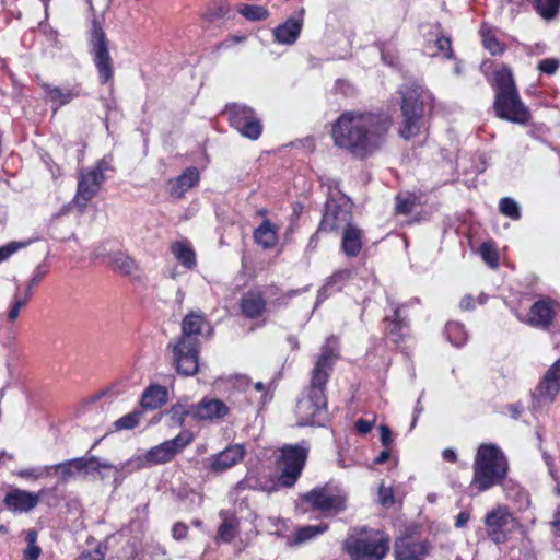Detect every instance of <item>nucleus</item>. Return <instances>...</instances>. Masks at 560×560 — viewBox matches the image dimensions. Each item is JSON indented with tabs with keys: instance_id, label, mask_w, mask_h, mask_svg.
Returning <instances> with one entry per match:
<instances>
[{
	"instance_id": "9b49d317",
	"label": "nucleus",
	"mask_w": 560,
	"mask_h": 560,
	"mask_svg": "<svg viewBox=\"0 0 560 560\" xmlns=\"http://www.w3.org/2000/svg\"><path fill=\"white\" fill-rule=\"evenodd\" d=\"M352 218L350 199L345 195L335 198L329 194L317 232L342 231L351 225Z\"/></svg>"
},
{
	"instance_id": "0eeeda50",
	"label": "nucleus",
	"mask_w": 560,
	"mask_h": 560,
	"mask_svg": "<svg viewBox=\"0 0 560 560\" xmlns=\"http://www.w3.org/2000/svg\"><path fill=\"white\" fill-rule=\"evenodd\" d=\"M343 547L352 560H383L389 550V538L380 530L364 527L353 529Z\"/></svg>"
},
{
	"instance_id": "79ce46f5",
	"label": "nucleus",
	"mask_w": 560,
	"mask_h": 560,
	"mask_svg": "<svg viewBox=\"0 0 560 560\" xmlns=\"http://www.w3.org/2000/svg\"><path fill=\"white\" fill-rule=\"evenodd\" d=\"M350 278H351V271L349 269L338 270V271L334 272L332 276H330L327 279L323 290L324 291L332 290L334 287H337L336 290H340L341 284L345 283L346 281H348Z\"/></svg>"
},
{
	"instance_id": "2eb2a0df",
	"label": "nucleus",
	"mask_w": 560,
	"mask_h": 560,
	"mask_svg": "<svg viewBox=\"0 0 560 560\" xmlns=\"http://www.w3.org/2000/svg\"><path fill=\"white\" fill-rule=\"evenodd\" d=\"M192 440L194 435L190 431H182L174 439L150 448L145 454V460L151 465L168 463L177 453L189 445Z\"/></svg>"
},
{
	"instance_id": "de8ad7c7",
	"label": "nucleus",
	"mask_w": 560,
	"mask_h": 560,
	"mask_svg": "<svg viewBox=\"0 0 560 560\" xmlns=\"http://www.w3.org/2000/svg\"><path fill=\"white\" fill-rule=\"evenodd\" d=\"M482 42L483 46L491 52V55H497L503 51L500 42L490 32H482Z\"/></svg>"
},
{
	"instance_id": "ddd939ff",
	"label": "nucleus",
	"mask_w": 560,
	"mask_h": 560,
	"mask_svg": "<svg viewBox=\"0 0 560 560\" xmlns=\"http://www.w3.org/2000/svg\"><path fill=\"white\" fill-rule=\"evenodd\" d=\"M107 170L105 162L100 161L93 168L82 170L79 175L75 202L85 207L88 202L100 191L104 180V172Z\"/></svg>"
},
{
	"instance_id": "5fc2aeb1",
	"label": "nucleus",
	"mask_w": 560,
	"mask_h": 560,
	"mask_svg": "<svg viewBox=\"0 0 560 560\" xmlns=\"http://www.w3.org/2000/svg\"><path fill=\"white\" fill-rule=\"evenodd\" d=\"M188 527L184 523H176L172 528L173 537L176 540L184 539L187 536Z\"/></svg>"
},
{
	"instance_id": "4468645a",
	"label": "nucleus",
	"mask_w": 560,
	"mask_h": 560,
	"mask_svg": "<svg viewBox=\"0 0 560 560\" xmlns=\"http://www.w3.org/2000/svg\"><path fill=\"white\" fill-rule=\"evenodd\" d=\"M516 523L513 514L505 505H499L488 512L485 516V525L488 537L495 544H504L514 524Z\"/></svg>"
},
{
	"instance_id": "13d9d810",
	"label": "nucleus",
	"mask_w": 560,
	"mask_h": 560,
	"mask_svg": "<svg viewBox=\"0 0 560 560\" xmlns=\"http://www.w3.org/2000/svg\"><path fill=\"white\" fill-rule=\"evenodd\" d=\"M380 430L382 445L385 447L389 446L393 441L390 429L387 425H381Z\"/></svg>"
},
{
	"instance_id": "4d7b16f0",
	"label": "nucleus",
	"mask_w": 560,
	"mask_h": 560,
	"mask_svg": "<svg viewBox=\"0 0 560 560\" xmlns=\"http://www.w3.org/2000/svg\"><path fill=\"white\" fill-rule=\"evenodd\" d=\"M373 423L365 419H358L355 421V430L361 434H366L371 431Z\"/></svg>"
},
{
	"instance_id": "473e14b6",
	"label": "nucleus",
	"mask_w": 560,
	"mask_h": 560,
	"mask_svg": "<svg viewBox=\"0 0 560 560\" xmlns=\"http://www.w3.org/2000/svg\"><path fill=\"white\" fill-rule=\"evenodd\" d=\"M254 238L264 248H271L277 243V232L269 220H265L254 232Z\"/></svg>"
},
{
	"instance_id": "7c9ffc66",
	"label": "nucleus",
	"mask_w": 560,
	"mask_h": 560,
	"mask_svg": "<svg viewBox=\"0 0 560 560\" xmlns=\"http://www.w3.org/2000/svg\"><path fill=\"white\" fill-rule=\"evenodd\" d=\"M75 460L81 463V466L78 465L77 467L78 474H83L84 476L94 471L100 472L101 469H114L116 474L119 472L116 466L106 460H101L96 456L77 457Z\"/></svg>"
},
{
	"instance_id": "f03ea898",
	"label": "nucleus",
	"mask_w": 560,
	"mask_h": 560,
	"mask_svg": "<svg viewBox=\"0 0 560 560\" xmlns=\"http://www.w3.org/2000/svg\"><path fill=\"white\" fill-rule=\"evenodd\" d=\"M338 358V340L331 336L320 348V354L311 371L310 385L296 402L299 425L322 427L328 420L326 385Z\"/></svg>"
},
{
	"instance_id": "ea45409f",
	"label": "nucleus",
	"mask_w": 560,
	"mask_h": 560,
	"mask_svg": "<svg viewBox=\"0 0 560 560\" xmlns=\"http://www.w3.org/2000/svg\"><path fill=\"white\" fill-rule=\"evenodd\" d=\"M407 326H408L407 322L400 315L399 307H395L394 308V320L387 327L388 335L395 337L394 341L398 342L399 338L402 336L401 330L404 328H406Z\"/></svg>"
},
{
	"instance_id": "a19ab883",
	"label": "nucleus",
	"mask_w": 560,
	"mask_h": 560,
	"mask_svg": "<svg viewBox=\"0 0 560 560\" xmlns=\"http://www.w3.org/2000/svg\"><path fill=\"white\" fill-rule=\"evenodd\" d=\"M499 209L502 214L511 218L512 220H518L521 218V211L517 202L510 197H504L500 200Z\"/></svg>"
},
{
	"instance_id": "49530a36",
	"label": "nucleus",
	"mask_w": 560,
	"mask_h": 560,
	"mask_svg": "<svg viewBox=\"0 0 560 560\" xmlns=\"http://www.w3.org/2000/svg\"><path fill=\"white\" fill-rule=\"evenodd\" d=\"M32 243L31 240L25 242H11L4 246H0V262L8 259L11 255L16 253L19 249L26 247Z\"/></svg>"
},
{
	"instance_id": "5701e85b",
	"label": "nucleus",
	"mask_w": 560,
	"mask_h": 560,
	"mask_svg": "<svg viewBox=\"0 0 560 560\" xmlns=\"http://www.w3.org/2000/svg\"><path fill=\"white\" fill-rule=\"evenodd\" d=\"M266 306L267 302L259 290H249L240 300L241 312L248 319H256L262 316L266 312Z\"/></svg>"
},
{
	"instance_id": "6e6552de",
	"label": "nucleus",
	"mask_w": 560,
	"mask_h": 560,
	"mask_svg": "<svg viewBox=\"0 0 560 560\" xmlns=\"http://www.w3.org/2000/svg\"><path fill=\"white\" fill-rule=\"evenodd\" d=\"M276 459L280 471L278 481L283 487H292L300 478L305 466L310 448L305 442L302 444H285L280 448Z\"/></svg>"
},
{
	"instance_id": "a211bd4d",
	"label": "nucleus",
	"mask_w": 560,
	"mask_h": 560,
	"mask_svg": "<svg viewBox=\"0 0 560 560\" xmlns=\"http://www.w3.org/2000/svg\"><path fill=\"white\" fill-rule=\"evenodd\" d=\"M431 550L428 540H416L411 536H402L395 542L396 560H424Z\"/></svg>"
},
{
	"instance_id": "b1692460",
	"label": "nucleus",
	"mask_w": 560,
	"mask_h": 560,
	"mask_svg": "<svg viewBox=\"0 0 560 560\" xmlns=\"http://www.w3.org/2000/svg\"><path fill=\"white\" fill-rule=\"evenodd\" d=\"M198 182V170L196 167H188L183 174L168 180L167 189L173 198L180 199L189 189L196 186Z\"/></svg>"
},
{
	"instance_id": "c756f323",
	"label": "nucleus",
	"mask_w": 560,
	"mask_h": 560,
	"mask_svg": "<svg viewBox=\"0 0 560 560\" xmlns=\"http://www.w3.org/2000/svg\"><path fill=\"white\" fill-rule=\"evenodd\" d=\"M328 529V525H306L296 529V532L288 538L289 546H298L310 541L319 534L325 533Z\"/></svg>"
},
{
	"instance_id": "680f3d73",
	"label": "nucleus",
	"mask_w": 560,
	"mask_h": 560,
	"mask_svg": "<svg viewBox=\"0 0 560 560\" xmlns=\"http://www.w3.org/2000/svg\"><path fill=\"white\" fill-rule=\"evenodd\" d=\"M459 305L462 310L466 311L474 308V298L471 295H466L462 299Z\"/></svg>"
},
{
	"instance_id": "603ef678",
	"label": "nucleus",
	"mask_w": 560,
	"mask_h": 560,
	"mask_svg": "<svg viewBox=\"0 0 560 560\" xmlns=\"http://www.w3.org/2000/svg\"><path fill=\"white\" fill-rule=\"evenodd\" d=\"M559 65L560 63L557 59L547 58V59H542L539 62L538 69L544 73L553 74L558 70Z\"/></svg>"
},
{
	"instance_id": "bb28decb",
	"label": "nucleus",
	"mask_w": 560,
	"mask_h": 560,
	"mask_svg": "<svg viewBox=\"0 0 560 560\" xmlns=\"http://www.w3.org/2000/svg\"><path fill=\"white\" fill-rule=\"evenodd\" d=\"M302 26V20L289 18L284 23L273 30L276 42L284 45L294 44L301 34Z\"/></svg>"
},
{
	"instance_id": "6ab92c4d",
	"label": "nucleus",
	"mask_w": 560,
	"mask_h": 560,
	"mask_svg": "<svg viewBox=\"0 0 560 560\" xmlns=\"http://www.w3.org/2000/svg\"><path fill=\"white\" fill-rule=\"evenodd\" d=\"M424 54L431 57L443 56L446 59L454 58L451 38L443 34L441 25H434L425 35Z\"/></svg>"
},
{
	"instance_id": "9d476101",
	"label": "nucleus",
	"mask_w": 560,
	"mask_h": 560,
	"mask_svg": "<svg viewBox=\"0 0 560 560\" xmlns=\"http://www.w3.org/2000/svg\"><path fill=\"white\" fill-rule=\"evenodd\" d=\"M89 49L95 68L97 69L100 82L102 84L112 82L114 77V63L109 54V40L96 19H93L91 23Z\"/></svg>"
},
{
	"instance_id": "f704fd0d",
	"label": "nucleus",
	"mask_w": 560,
	"mask_h": 560,
	"mask_svg": "<svg viewBox=\"0 0 560 560\" xmlns=\"http://www.w3.org/2000/svg\"><path fill=\"white\" fill-rule=\"evenodd\" d=\"M78 465L81 466V463L77 462L75 458L55 464L52 465L54 475L58 477L60 482H67L69 479L74 477L75 472H78Z\"/></svg>"
},
{
	"instance_id": "72a5a7b5",
	"label": "nucleus",
	"mask_w": 560,
	"mask_h": 560,
	"mask_svg": "<svg viewBox=\"0 0 560 560\" xmlns=\"http://www.w3.org/2000/svg\"><path fill=\"white\" fill-rule=\"evenodd\" d=\"M192 404H188V401H178L173 405L167 411V416L173 425L183 427L186 417L192 418Z\"/></svg>"
},
{
	"instance_id": "412c9836",
	"label": "nucleus",
	"mask_w": 560,
	"mask_h": 560,
	"mask_svg": "<svg viewBox=\"0 0 560 560\" xmlns=\"http://www.w3.org/2000/svg\"><path fill=\"white\" fill-rule=\"evenodd\" d=\"M37 80L38 84L45 92L46 100L56 104L57 107L65 106L81 95L80 84H74L72 86H52L39 78H37Z\"/></svg>"
},
{
	"instance_id": "4c0bfd02",
	"label": "nucleus",
	"mask_w": 560,
	"mask_h": 560,
	"mask_svg": "<svg viewBox=\"0 0 560 560\" xmlns=\"http://www.w3.org/2000/svg\"><path fill=\"white\" fill-rule=\"evenodd\" d=\"M445 334L451 343L456 347L463 346L467 340V332L464 326L456 322H451L446 324Z\"/></svg>"
},
{
	"instance_id": "864d4df0",
	"label": "nucleus",
	"mask_w": 560,
	"mask_h": 560,
	"mask_svg": "<svg viewBox=\"0 0 560 560\" xmlns=\"http://www.w3.org/2000/svg\"><path fill=\"white\" fill-rule=\"evenodd\" d=\"M48 273V266L46 264H39L33 277L30 280V288L35 287L46 275Z\"/></svg>"
},
{
	"instance_id": "f3484780",
	"label": "nucleus",
	"mask_w": 560,
	"mask_h": 560,
	"mask_svg": "<svg viewBox=\"0 0 560 560\" xmlns=\"http://www.w3.org/2000/svg\"><path fill=\"white\" fill-rule=\"evenodd\" d=\"M192 419L196 421L217 422L229 415V406L221 399L203 397L199 402L192 404Z\"/></svg>"
},
{
	"instance_id": "c9c22d12",
	"label": "nucleus",
	"mask_w": 560,
	"mask_h": 560,
	"mask_svg": "<svg viewBox=\"0 0 560 560\" xmlns=\"http://www.w3.org/2000/svg\"><path fill=\"white\" fill-rule=\"evenodd\" d=\"M237 12L248 21H264L269 16V11L262 5L240 4Z\"/></svg>"
},
{
	"instance_id": "1a4fd4ad",
	"label": "nucleus",
	"mask_w": 560,
	"mask_h": 560,
	"mask_svg": "<svg viewBox=\"0 0 560 560\" xmlns=\"http://www.w3.org/2000/svg\"><path fill=\"white\" fill-rule=\"evenodd\" d=\"M302 499L315 511L336 515L347 509L348 493L339 485L327 482L306 492Z\"/></svg>"
},
{
	"instance_id": "6e6d98bb",
	"label": "nucleus",
	"mask_w": 560,
	"mask_h": 560,
	"mask_svg": "<svg viewBox=\"0 0 560 560\" xmlns=\"http://www.w3.org/2000/svg\"><path fill=\"white\" fill-rule=\"evenodd\" d=\"M42 549L37 545H27L24 551L25 560H37Z\"/></svg>"
},
{
	"instance_id": "2f4dec72",
	"label": "nucleus",
	"mask_w": 560,
	"mask_h": 560,
	"mask_svg": "<svg viewBox=\"0 0 560 560\" xmlns=\"http://www.w3.org/2000/svg\"><path fill=\"white\" fill-rule=\"evenodd\" d=\"M171 252L175 258L187 269H192L196 266V254L192 247L183 241H177L172 244Z\"/></svg>"
},
{
	"instance_id": "393cba45",
	"label": "nucleus",
	"mask_w": 560,
	"mask_h": 560,
	"mask_svg": "<svg viewBox=\"0 0 560 560\" xmlns=\"http://www.w3.org/2000/svg\"><path fill=\"white\" fill-rule=\"evenodd\" d=\"M341 250L350 258L357 257L363 246L362 237L363 231L357 225L351 224L342 230Z\"/></svg>"
},
{
	"instance_id": "338daca9",
	"label": "nucleus",
	"mask_w": 560,
	"mask_h": 560,
	"mask_svg": "<svg viewBox=\"0 0 560 560\" xmlns=\"http://www.w3.org/2000/svg\"><path fill=\"white\" fill-rule=\"evenodd\" d=\"M551 525L556 528L557 532L560 533V505L556 510L553 514V520L551 522Z\"/></svg>"
},
{
	"instance_id": "09e8293b",
	"label": "nucleus",
	"mask_w": 560,
	"mask_h": 560,
	"mask_svg": "<svg viewBox=\"0 0 560 560\" xmlns=\"http://www.w3.org/2000/svg\"><path fill=\"white\" fill-rule=\"evenodd\" d=\"M27 303V296H20L19 294H15L13 298L12 305L8 312V319L10 322H14L20 314V310Z\"/></svg>"
},
{
	"instance_id": "c03bdc74",
	"label": "nucleus",
	"mask_w": 560,
	"mask_h": 560,
	"mask_svg": "<svg viewBox=\"0 0 560 560\" xmlns=\"http://www.w3.org/2000/svg\"><path fill=\"white\" fill-rule=\"evenodd\" d=\"M237 524L233 518H225L219 527L218 536L225 542H230L236 536Z\"/></svg>"
},
{
	"instance_id": "a18cd8bd",
	"label": "nucleus",
	"mask_w": 560,
	"mask_h": 560,
	"mask_svg": "<svg viewBox=\"0 0 560 560\" xmlns=\"http://www.w3.org/2000/svg\"><path fill=\"white\" fill-rule=\"evenodd\" d=\"M140 413L138 412H130L128 415H125L124 417L119 418L115 422V427L117 430H130L138 425L139 423Z\"/></svg>"
},
{
	"instance_id": "e433bc0d",
	"label": "nucleus",
	"mask_w": 560,
	"mask_h": 560,
	"mask_svg": "<svg viewBox=\"0 0 560 560\" xmlns=\"http://www.w3.org/2000/svg\"><path fill=\"white\" fill-rule=\"evenodd\" d=\"M536 11L545 20H552L560 9V0H533Z\"/></svg>"
},
{
	"instance_id": "37998d69",
	"label": "nucleus",
	"mask_w": 560,
	"mask_h": 560,
	"mask_svg": "<svg viewBox=\"0 0 560 560\" xmlns=\"http://www.w3.org/2000/svg\"><path fill=\"white\" fill-rule=\"evenodd\" d=\"M480 255L483 261L491 268H497L499 265V255L492 243L485 242L480 246Z\"/></svg>"
},
{
	"instance_id": "052dcab7",
	"label": "nucleus",
	"mask_w": 560,
	"mask_h": 560,
	"mask_svg": "<svg viewBox=\"0 0 560 560\" xmlns=\"http://www.w3.org/2000/svg\"><path fill=\"white\" fill-rule=\"evenodd\" d=\"M80 560H104V555L100 551V549H96L93 552L82 553Z\"/></svg>"
},
{
	"instance_id": "423d86ee",
	"label": "nucleus",
	"mask_w": 560,
	"mask_h": 560,
	"mask_svg": "<svg viewBox=\"0 0 560 560\" xmlns=\"http://www.w3.org/2000/svg\"><path fill=\"white\" fill-rule=\"evenodd\" d=\"M493 109L497 117L520 125L529 122L530 112L521 100L510 68L495 71Z\"/></svg>"
},
{
	"instance_id": "20e7f679",
	"label": "nucleus",
	"mask_w": 560,
	"mask_h": 560,
	"mask_svg": "<svg viewBox=\"0 0 560 560\" xmlns=\"http://www.w3.org/2000/svg\"><path fill=\"white\" fill-rule=\"evenodd\" d=\"M206 323L207 320L202 313H188L182 322L180 337L176 342L168 345L172 348L173 364L178 374L191 376L198 372L200 352L198 336Z\"/></svg>"
},
{
	"instance_id": "774afa93",
	"label": "nucleus",
	"mask_w": 560,
	"mask_h": 560,
	"mask_svg": "<svg viewBox=\"0 0 560 560\" xmlns=\"http://www.w3.org/2000/svg\"><path fill=\"white\" fill-rule=\"evenodd\" d=\"M389 458V452L388 451H382L380 455L374 459V463L380 465L387 462Z\"/></svg>"
},
{
	"instance_id": "8fccbe9b",
	"label": "nucleus",
	"mask_w": 560,
	"mask_h": 560,
	"mask_svg": "<svg viewBox=\"0 0 560 560\" xmlns=\"http://www.w3.org/2000/svg\"><path fill=\"white\" fill-rule=\"evenodd\" d=\"M378 502L384 508H390L394 504L393 489L381 485L378 489Z\"/></svg>"
},
{
	"instance_id": "f257e3e1",
	"label": "nucleus",
	"mask_w": 560,
	"mask_h": 560,
	"mask_svg": "<svg viewBox=\"0 0 560 560\" xmlns=\"http://www.w3.org/2000/svg\"><path fill=\"white\" fill-rule=\"evenodd\" d=\"M390 127L392 119L385 114L349 110L335 121L331 137L337 147L364 159L382 147Z\"/></svg>"
},
{
	"instance_id": "bf43d9fd",
	"label": "nucleus",
	"mask_w": 560,
	"mask_h": 560,
	"mask_svg": "<svg viewBox=\"0 0 560 560\" xmlns=\"http://www.w3.org/2000/svg\"><path fill=\"white\" fill-rule=\"evenodd\" d=\"M470 518V513L468 511H462L457 516L455 521V527L463 528L467 525L468 521Z\"/></svg>"
},
{
	"instance_id": "c85d7f7f",
	"label": "nucleus",
	"mask_w": 560,
	"mask_h": 560,
	"mask_svg": "<svg viewBox=\"0 0 560 560\" xmlns=\"http://www.w3.org/2000/svg\"><path fill=\"white\" fill-rule=\"evenodd\" d=\"M108 259L113 269L124 276H132L139 269L135 259L122 252L109 254Z\"/></svg>"
},
{
	"instance_id": "7ed1b4c3",
	"label": "nucleus",
	"mask_w": 560,
	"mask_h": 560,
	"mask_svg": "<svg viewBox=\"0 0 560 560\" xmlns=\"http://www.w3.org/2000/svg\"><path fill=\"white\" fill-rule=\"evenodd\" d=\"M401 121L398 135L410 140L427 131L428 117L433 108V95L418 84L405 85L400 90Z\"/></svg>"
},
{
	"instance_id": "4be33fe9",
	"label": "nucleus",
	"mask_w": 560,
	"mask_h": 560,
	"mask_svg": "<svg viewBox=\"0 0 560 560\" xmlns=\"http://www.w3.org/2000/svg\"><path fill=\"white\" fill-rule=\"evenodd\" d=\"M244 455L245 448L242 444L229 445L222 452L212 456L210 469L214 472H222L242 462Z\"/></svg>"
},
{
	"instance_id": "3c124183",
	"label": "nucleus",
	"mask_w": 560,
	"mask_h": 560,
	"mask_svg": "<svg viewBox=\"0 0 560 560\" xmlns=\"http://www.w3.org/2000/svg\"><path fill=\"white\" fill-rule=\"evenodd\" d=\"M415 208V201L411 198L396 197V212L399 214H409Z\"/></svg>"
},
{
	"instance_id": "0e129e2a",
	"label": "nucleus",
	"mask_w": 560,
	"mask_h": 560,
	"mask_svg": "<svg viewBox=\"0 0 560 560\" xmlns=\"http://www.w3.org/2000/svg\"><path fill=\"white\" fill-rule=\"evenodd\" d=\"M37 532L35 529H28L25 532V541L27 545H36Z\"/></svg>"
},
{
	"instance_id": "69168bd1",
	"label": "nucleus",
	"mask_w": 560,
	"mask_h": 560,
	"mask_svg": "<svg viewBox=\"0 0 560 560\" xmlns=\"http://www.w3.org/2000/svg\"><path fill=\"white\" fill-rule=\"evenodd\" d=\"M51 475H54L52 465L44 466L40 469H38V471L36 474V478L48 477V476H51Z\"/></svg>"
},
{
	"instance_id": "dca6fc26",
	"label": "nucleus",
	"mask_w": 560,
	"mask_h": 560,
	"mask_svg": "<svg viewBox=\"0 0 560 560\" xmlns=\"http://www.w3.org/2000/svg\"><path fill=\"white\" fill-rule=\"evenodd\" d=\"M560 392V358L552 363L540 378L535 390L533 400L540 404H551L556 400Z\"/></svg>"
},
{
	"instance_id": "cd10ccee",
	"label": "nucleus",
	"mask_w": 560,
	"mask_h": 560,
	"mask_svg": "<svg viewBox=\"0 0 560 560\" xmlns=\"http://www.w3.org/2000/svg\"><path fill=\"white\" fill-rule=\"evenodd\" d=\"M167 389L160 385L149 386L141 398V405L145 409H158L167 401Z\"/></svg>"
},
{
	"instance_id": "58836bf2",
	"label": "nucleus",
	"mask_w": 560,
	"mask_h": 560,
	"mask_svg": "<svg viewBox=\"0 0 560 560\" xmlns=\"http://www.w3.org/2000/svg\"><path fill=\"white\" fill-rule=\"evenodd\" d=\"M230 11L229 3L226 0H215L213 5L210 7L203 14L202 18L208 22H214L219 19L224 18Z\"/></svg>"
},
{
	"instance_id": "aec40b11",
	"label": "nucleus",
	"mask_w": 560,
	"mask_h": 560,
	"mask_svg": "<svg viewBox=\"0 0 560 560\" xmlns=\"http://www.w3.org/2000/svg\"><path fill=\"white\" fill-rule=\"evenodd\" d=\"M49 490L42 489L37 493H31L24 490H12L10 491L5 498V505L19 512H28L33 510L39 502L40 498L44 497Z\"/></svg>"
},
{
	"instance_id": "a878e982",
	"label": "nucleus",
	"mask_w": 560,
	"mask_h": 560,
	"mask_svg": "<svg viewBox=\"0 0 560 560\" xmlns=\"http://www.w3.org/2000/svg\"><path fill=\"white\" fill-rule=\"evenodd\" d=\"M528 323L544 330L549 329L552 323L551 304L545 300L535 302L528 312Z\"/></svg>"
},
{
	"instance_id": "e2e57ef3",
	"label": "nucleus",
	"mask_w": 560,
	"mask_h": 560,
	"mask_svg": "<svg viewBox=\"0 0 560 560\" xmlns=\"http://www.w3.org/2000/svg\"><path fill=\"white\" fill-rule=\"evenodd\" d=\"M442 456L445 460L451 463H455L457 460V455L452 448H445L442 453Z\"/></svg>"
},
{
	"instance_id": "f8f14e48",
	"label": "nucleus",
	"mask_w": 560,
	"mask_h": 560,
	"mask_svg": "<svg viewBox=\"0 0 560 560\" xmlns=\"http://www.w3.org/2000/svg\"><path fill=\"white\" fill-rule=\"evenodd\" d=\"M231 126L243 137L257 140L262 132V124L255 110L243 104H230L225 108Z\"/></svg>"
},
{
	"instance_id": "39448f33",
	"label": "nucleus",
	"mask_w": 560,
	"mask_h": 560,
	"mask_svg": "<svg viewBox=\"0 0 560 560\" xmlns=\"http://www.w3.org/2000/svg\"><path fill=\"white\" fill-rule=\"evenodd\" d=\"M472 480L469 488L477 493L502 485L509 470V462L499 446L491 443L479 445L472 465Z\"/></svg>"
}]
</instances>
